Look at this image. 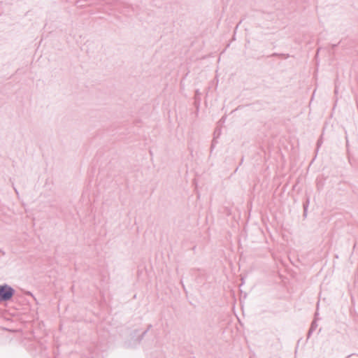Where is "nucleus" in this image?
I'll return each mask as SVG.
<instances>
[{
  "mask_svg": "<svg viewBox=\"0 0 358 358\" xmlns=\"http://www.w3.org/2000/svg\"><path fill=\"white\" fill-rule=\"evenodd\" d=\"M199 94V90H196V94Z\"/></svg>",
  "mask_w": 358,
  "mask_h": 358,
  "instance_id": "6",
  "label": "nucleus"
},
{
  "mask_svg": "<svg viewBox=\"0 0 358 358\" xmlns=\"http://www.w3.org/2000/svg\"><path fill=\"white\" fill-rule=\"evenodd\" d=\"M152 327V324H149L148 326V328L145 331H144L143 333H142V335L141 336V340L145 336V334L148 333V331Z\"/></svg>",
  "mask_w": 358,
  "mask_h": 358,
  "instance_id": "3",
  "label": "nucleus"
},
{
  "mask_svg": "<svg viewBox=\"0 0 358 358\" xmlns=\"http://www.w3.org/2000/svg\"><path fill=\"white\" fill-rule=\"evenodd\" d=\"M243 162V158L241 159V164Z\"/></svg>",
  "mask_w": 358,
  "mask_h": 358,
  "instance_id": "8",
  "label": "nucleus"
},
{
  "mask_svg": "<svg viewBox=\"0 0 358 358\" xmlns=\"http://www.w3.org/2000/svg\"><path fill=\"white\" fill-rule=\"evenodd\" d=\"M317 323L315 320H313L311 323L310 327L308 332V335H307L308 338H309L310 337L311 334L317 329Z\"/></svg>",
  "mask_w": 358,
  "mask_h": 358,
  "instance_id": "2",
  "label": "nucleus"
},
{
  "mask_svg": "<svg viewBox=\"0 0 358 358\" xmlns=\"http://www.w3.org/2000/svg\"><path fill=\"white\" fill-rule=\"evenodd\" d=\"M289 57V55H287L285 56V58H288Z\"/></svg>",
  "mask_w": 358,
  "mask_h": 358,
  "instance_id": "7",
  "label": "nucleus"
},
{
  "mask_svg": "<svg viewBox=\"0 0 358 358\" xmlns=\"http://www.w3.org/2000/svg\"><path fill=\"white\" fill-rule=\"evenodd\" d=\"M15 292V289L7 284L0 285V303L10 300Z\"/></svg>",
  "mask_w": 358,
  "mask_h": 358,
  "instance_id": "1",
  "label": "nucleus"
},
{
  "mask_svg": "<svg viewBox=\"0 0 358 358\" xmlns=\"http://www.w3.org/2000/svg\"><path fill=\"white\" fill-rule=\"evenodd\" d=\"M303 208H304V214H306V211H307V208H308V203L303 205Z\"/></svg>",
  "mask_w": 358,
  "mask_h": 358,
  "instance_id": "4",
  "label": "nucleus"
},
{
  "mask_svg": "<svg viewBox=\"0 0 358 358\" xmlns=\"http://www.w3.org/2000/svg\"><path fill=\"white\" fill-rule=\"evenodd\" d=\"M77 3V5H78V6H83V5H79V1H77V3Z\"/></svg>",
  "mask_w": 358,
  "mask_h": 358,
  "instance_id": "5",
  "label": "nucleus"
}]
</instances>
